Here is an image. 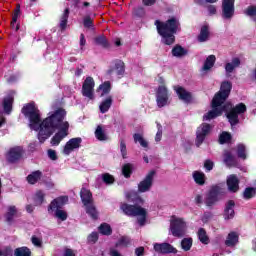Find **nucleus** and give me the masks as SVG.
Returning <instances> with one entry per match:
<instances>
[{
  "mask_svg": "<svg viewBox=\"0 0 256 256\" xmlns=\"http://www.w3.org/2000/svg\"><path fill=\"white\" fill-rule=\"evenodd\" d=\"M65 117H67V110L60 107L41 122L38 130L40 143H45L58 129L59 131L51 138V145L59 146L61 140L69 135V122L65 121Z\"/></svg>",
  "mask_w": 256,
  "mask_h": 256,
  "instance_id": "obj_1",
  "label": "nucleus"
},
{
  "mask_svg": "<svg viewBox=\"0 0 256 256\" xmlns=\"http://www.w3.org/2000/svg\"><path fill=\"white\" fill-rule=\"evenodd\" d=\"M157 33L162 37V43L164 45H173L175 43V35L178 31H181V22L176 17L169 18L165 22L156 20L155 23Z\"/></svg>",
  "mask_w": 256,
  "mask_h": 256,
  "instance_id": "obj_2",
  "label": "nucleus"
},
{
  "mask_svg": "<svg viewBox=\"0 0 256 256\" xmlns=\"http://www.w3.org/2000/svg\"><path fill=\"white\" fill-rule=\"evenodd\" d=\"M120 209L127 217H139L137 223L140 227L147 223V210L145 208L135 204L122 203Z\"/></svg>",
  "mask_w": 256,
  "mask_h": 256,
  "instance_id": "obj_3",
  "label": "nucleus"
},
{
  "mask_svg": "<svg viewBox=\"0 0 256 256\" xmlns=\"http://www.w3.org/2000/svg\"><path fill=\"white\" fill-rule=\"evenodd\" d=\"M22 113L29 118V127L32 131H39L41 129V114L39 108L35 106V102H30L23 106Z\"/></svg>",
  "mask_w": 256,
  "mask_h": 256,
  "instance_id": "obj_4",
  "label": "nucleus"
},
{
  "mask_svg": "<svg viewBox=\"0 0 256 256\" xmlns=\"http://www.w3.org/2000/svg\"><path fill=\"white\" fill-rule=\"evenodd\" d=\"M224 105H230L228 110H224L226 113V117L231 125V127H235V125H239V115H243V113L247 112V106L245 103L241 102L233 107L231 102H226Z\"/></svg>",
  "mask_w": 256,
  "mask_h": 256,
  "instance_id": "obj_5",
  "label": "nucleus"
},
{
  "mask_svg": "<svg viewBox=\"0 0 256 256\" xmlns=\"http://www.w3.org/2000/svg\"><path fill=\"white\" fill-rule=\"evenodd\" d=\"M231 107V104H222L221 102L212 99L211 108L212 110L208 111L203 116V121H211V119H217V117H221L225 111Z\"/></svg>",
  "mask_w": 256,
  "mask_h": 256,
  "instance_id": "obj_6",
  "label": "nucleus"
},
{
  "mask_svg": "<svg viewBox=\"0 0 256 256\" xmlns=\"http://www.w3.org/2000/svg\"><path fill=\"white\" fill-rule=\"evenodd\" d=\"M221 194V186L214 185L212 186L209 191L206 193L204 198V204L209 209H213L217 203H219V195Z\"/></svg>",
  "mask_w": 256,
  "mask_h": 256,
  "instance_id": "obj_7",
  "label": "nucleus"
},
{
  "mask_svg": "<svg viewBox=\"0 0 256 256\" xmlns=\"http://www.w3.org/2000/svg\"><path fill=\"white\" fill-rule=\"evenodd\" d=\"M170 231L173 237H185V232L187 231V223L183 218H175L170 221Z\"/></svg>",
  "mask_w": 256,
  "mask_h": 256,
  "instance_id": "obj_8",
  "label": "nucleus"
},
{
  "mask_svg": "<svg viewBox=\"0 0 256 256\" xmlns=\"http://www.w3.org/2000/svg\"><path fill=\"white\" fill-rule=\"evenodd\" d=\"M231 89H233V84L231 82H222L220 86V91L214 95L213 99L224 105L227 99H229V95H231Z\"/></svg>",
  "mask_w": 256,
  "mask_h": 256,
  "instance_id": "obj_9",
  "label": "nucleus"
},
{
  "mask_svg": "<svg viewBox=\"0 0 256 256\" xmlns=\"http://www.w3.org/2000/svg\"><path fill=\"white\" fill-rule=\"evenodd\" d=\"M209 133H211V124L202 123L196 130V146L201 147Z\"/></svg>",
  "mask_w": 256,
  "mask_h": 256,
  "instance_id": "obj_10",
  "label": "nucleus"
},
{
  "mask_svg": "<svg viewBox=\"0 0 256 256\" xmlns=\"http://www.w3.org/2000/svg\"><path fill=\"white\" fill-rule=\"evenodd\" d=\"M155 173V170H151L145 178L140 181L138 184L139 193H147V191H151V188L153 187V179H155Z\"/></svg>",
  "mask_w": 256,
  "mask_h": 256,
  "instance_id": "obj_11",
  "label": "nucleus"
},
{
  "mask_svg": "<svg viewBox=\"0 0 256 256\" xmlns=\"http://www.w3.org/2000/svg\"><path fill=\"white\" fill-rule=\"evenodd\" d=\"M95 91V80L93 77L88 76L83 82L82 85V95L88 99L93 100L95 98L93 92Z\"/></svg>",
  "mask_w": 256,
  "mask_h": 256,
  "instance_id": "obj_12",
  "label": "nucleus"
},
{
  "mask_svg": "<svg viewBox=\"0 0 256 256\" xmlns=\"http://www.w3.org/2000/svg\"><path fill=\"white\" fill-rule=\"evenodd\" d=\"M169 101V90L165 85H161L158 87L156 91V103L158 107L161 109L165 107Z\"/></svg>",
  "mask_w": 256,
  "mask_h": 256,
  "instance_id": "obj_13",
  "label": "nucleus"
},
{
  "mask_svg": "<svg viewBox=\"0 0 256 256\" xmlns=\"http://www.w3.org/2000/svg\"><path fill=\"white\" fill-rule=\"evenodd\" d=\"M23 155H25L23 148L19 146L10 148L6 154V161L12 164L17 163L18 161H21V159H23Z\"/></svg>",
  "mask_w": 256,
  "mask_h": 256,
  "instance_id": "obj_14",
  "label": "nucleus"
},
{
  "mask_svg": "<svg viewBox=\"0 0 256 256\" xmlns=\"http://www.w3.org/2000/svg\"><path fill=\"white\" fill-rule=\"evenodd\" d=\"M235 15V0H222L223 19H233Z\"/></svg>",
  "mask_w": 256,
  "mask_h": 256,
  "instance_id": "obj_15",
  "label": "nucleus"
},
{
  "mask_svg": "<svg viewBox=\"0 0 256 256\" xmlns=\"http://www.w3.org/2000/svg\"><path fill=\"white\" fill-rule=\"evenodd\" d=\"M67 203H69V196H59L50 202L48 205V212L51 213V211L63 209Z\"/></svg>",
  "mask_w": 256,
  "mask_h": 256,
  "instance_id": "obj_16",
  "label": "nucleus"
},
{
  "mask_svg": "<svg viewBox=\"0 0 256 256\" xmlns=\"http://www.w3.org/2000/svg\"><path fill=\"white\" fill-rule=\"evenodd\" d=\"M83 142V139L81 137L72 138L69 140V142H66L63 153L64 155H71L72 151H75V149H79L81 147V143Z\"/></svg>",
  "mask_w": 256,
  "mask_h": 256,
  "instance_id": "obj_17",
  "label": "nucleus"
},
{
  "mask_svg": "<svg viewBox=\"0 0 256 256\" xmlns=\"http://www.w3.org/2000/svg\"><path fill=\"white\" fill-rule=\"evenodd\" d=\"M154 251H156V253H162V255H167L169 253H177V249L167 242L155 244Z\"/></svg>",
  "mask_w": 256,
  "mask_h": 256,
  "instance_id": "obj_18",
  "label": "nucleus"
},
{
  "mask_svg": "<svg viewBox=\"0 0 256 256\" xmlns=\"http://www.w3.org/2000/svg\"><path fill=\"white\" fill-rule=\"evenodd\" d=\"M239 178L237 177V175L235 174H231L230 176H228L227 180H226V185L228 187V191L230 193H237V191H239Z\"/></svg>",
  "mask_w": 256,
  "mask_h": 256,
  "instance_id": "obj_19",
  "label": "nucleus"
},
{
  "mask_svg": "<svg viewBox=\"0 0 256 256\" xmlns=\"http://www.w3.org/2000/svg\"><path fill=\"white\" fill-rule=\"evenodd\" d=\"M114 71L118 76L125 75V62H123L122 60H115L114 67L108 69L106 75H113Z\"/></svg>",
  "mask_w": 256,
  "mask_h": 256,
  "instance_id": "obj_20",
  "label": "nucleus"
},
{
  "mask_svg": "<svg viewBox=\"0 0 256 256\" xmlns=\"http://www.w3.org/2000/svg\"><path fill=\"white\" fill-rule=\"evenodd\" d=\"M175 91L180 101H184V103H191V101H193V95L191 92L186 91L183 86L175 87Z\"/></svg>",
  "mask_w": 256,
  "mask_h": 256,
  "instance_id": "obj_21",
  "label": "nucleus"
},
{
  "mask_svg": "<svg viewBox=\"0 0 256 256\" xmlns=\"http://www.w3.org/2000/svg\"><path fill=\"white\" fill-rule=\"evenodd\" d=\"M223 161L226 167H237L239 162L237 161V157L233 155L231 150H225L223 153Z\"/></svg>",
  "mask_w": 256,
  "mask_h": 256,
  "instance_id": "obj_22",
  "label": "nucleus"
},
{
  "mask_svg": "<svg viewBox=\"0 0 256 256\" xmlns=\"http://www.w3.org/2000/svg\"><path fill=\"white\" fill-rule=\"evenodd\" d=\"M223 217L226 221H229V219H233L235 217V201L229 200L226 203Z\"/></svg>",
  "mask_w": 256,
  "mask_h": 256,
  "instance_id": "obj_23",
  "label": "nucleus"
},
{
  "mask_svg": "<svg viewBox=\"0 0 256 256\" xmlns=\"http://www.w3.org/2000/svg\"><path fill=\"white\" fill-rule=\"evenodd\" d=\"M80 199L84 206L91 205V203H93V193H91V190L87 188H81Z\"/></svg>",
  "mask_w": 256,
  "mask_h": 256,
  "instance_id": "obj_24",
  "label": "nucleus"
},
{
  "mask_svg": "<svg viewBox=\"0 0 256 256\" xmlns=\"http://www.w3.org/2000/svg\"><path fill=\"white\" fill-rule=\"evenodd\" d=\"M211 35V32H209V25H203L200 29V33L197 36V41L199 43H205L206 41H209V37Z\"/></svg>",
  "mask_w": 256,
  "mask_h": 256,
  "instance_id": "obj_25",
  "label": "nucleus"
},
{
  "mask_svg": "<svg viewBox=\"0 0 256 256\" xmlns=\"http://www.w3.org/2000/svg\"><path fill=\"white\" fill-rule=\"evenodd\" d=\"M232 151H235L238 159H242L243 161L247 159V146H245V144H237L236 147L232 149Z\"/></svg>",
  "mask_w": 256,
  "mask_h": 256,
  "instance_id": "obj_26",
  "label": "nucleus"
},
{
  "mask_svg": "<svg viewBox=\"0 0 256 256\" xmlns=\"http://www.w3.org/2000/svg\"><path fill=\"white\" fill-rule=\"evenodd\" d=\"M241 66V59H239L238 57H234L232 58L231 62H228L225 64V71L226 73H233V71H235V69H237V67Z\"/></svg>",
  "mask_w": 256,
  "mask_h": 256,
  "instance_id": "obj_27",
  "label": "nucleus"
},
{
  "mask_svg": "<svg viewBox=\"0 0 256 256\" xmlns=\"http://www.w3.org/2000/svg\"><path fill=\"white\" fill-rule=\"evenodd\" d=\"M239 243V235L237 232H230L225 240L226 247H235Z\"/></svg>",
  "mask_w": 256,
  "mask_h": 256,
  "instance_id": "obj_28",
  "label": "nucleus"
},
{
  "mask_svg": "<svg viewBox=\"0 0 256 256\" xmlns=\"http://www.w3.org/2000/svg\"><path fill=\"white\" fill-rule=\"evenodd\" d=\"M15 101V98H13V96H8L6 98L3 99V110L4 113H7V115H9V113H11V111H13V103Z\"/></svg>",
  "mask_w": 256,
  "mask_h": 256,
  "instance_id": "obj_29",
  "label": "nucleus"
},
{
  "mask_svg": "<svg viewBox=\"0 0 256 256\" xmlns=\"http://www.w3.org/2000/svg\"><path fill=\"white\" fill-rule=\"evenodd\" d=\"M69 14H70V10L69 8H66L62 13V15L60 16L59 27L61 31H65V29H67V23H69Z\"/></svg>",
  "mask_w": 256,
  "mask_h": 256,
  "instance_id": "obj_30",
  "label": "nucleus"
},
{
  "mask_svg": "<svg viewBox=\"0 0 256 256\" xmlns=\"http://www.w3.org/2000/svg\"><path fill=\"white\" fill-rule=\"evenodd\" d=\"M111 105H113V96H108L99 106L100 113H107L111 109Z\"/></svg>",
  "mask_w": 256,
  "mask_h": 256,
  "instance_id": "obj_31",
  "label": "nucleus"
},
{
  "mask_svg": "<svg viewBox=\"0 0 256 256\" xmlns=\"http://www.w3.org/2000/svg\"><path fill=\"white\" fill-rule=\"evenodd\" d=\"M84 207L86 208L87 215H89L91 219H94V221H96V219H99V212L97 211L95 204L91 203L88 205H84Z\"/></svg>",
  "mask_w": 256,
  "mask_h": 256,
  "instance_id": "obj_32",
  "label": "nucleus"
},
{
  "mask_svg": "<svg viewBox=\"0 0 256 256\" xmlns=\"http://www.w3.org/2000/svg\"><path fill=\"white\" fill-rule=\"evenodd\" d=\"M41 177H43V173L39 170H36L29 174L26 179L30 185H35V183H37Z\"/></svg>",
  "mask_w": 256,
  "mask_h": 256,
  "instance_id": "obj_33",
  "label": "nucleus"
},
{
  "mask_svg": "<svg viewBox=\"0 0 256 256\" xmlns=\"http://www.w3.org/2000/svg\"><path fill=\"white\" fill-rule=\"evenodd\" d=\"M215 61H217V57H215V55H209L206 58L204 65L202 67L203 71H209L213 69V67L215 66Z\"/></svg>",
  "mask_w": 256,
  "mask_h": 256,
  "instance_id": "obj_34",
  "label": "nucleus"
},
{
  "mask_svg": "<svg viewBox=\"0 0 256 256\" xmlns=\"http://www.w3.org/2000/svg\"><path fill=\"white\" fill-rule=\"evenodd\" d=\"M134 166L132 163H126L122 166V175L125 179H131V175H133Z\"/></svg>",
  "mask_w": 256,
  "mask_h": 256,
  "instance_id": "obj_35",
  "label": "nucleus"
},
{
  "mask_svg": "<svg viewBox=\"0 0 256 256\" xmlns=\"http://www.w3.org/2000/svg\"><path fill=\"white\" fill-rule=\"evenodd\" d=\"M17 215V208L15 206H10L8 208V212L5 214V219L8 225L13 224V219Z\"/></svg>",
  "mask_w": 256,
  "mask_h": 256,
  "instance_id": "obj_36",
  "label": "nucleus"
},
{
  "mask_svg": "<svg viewBox=\"0 0 256 256\" xmlns=\"http://www.w3.org/2000/svg\"><path fill=\"white\" fill-rule=\"evenodd\" d=\"M187 50L183 48V46L177 44L172 48V55L173 57H185L187 55Z\"/></svg>",
  "mask_w": 256,
  "mask_h": 256,
  "instance_id": "obj_37",
  "label": "nucleus"
},
{
  "mask_svg": "<svg viewBox=\"0 0 256 256\" xmlns=\"http://www.w3.org/2000/svg\"><path fill=\"white\" fill-rule=\"evenodd\" d=\"M98 230H99V233H101V235H105L106 237L113 235V228H111V225L107 223H102L98 227Z\"/></svg>",
  "mask_w": 256,
  "mask_h": 256,
  "instance_id": "obj_38",
  "label": "nucleus"
},
{
  "mask_svg": "<svg viewBox=\"0 0 256 256\" xmlns=\"http://www.w3.org/2000/svg\"><path fill=\"white\" fill-rule=\"evenodd\" d=\"M193 179L197 185H200V186L205 185V181H206L205 173L199 172V171H194Z\"/></svg>",
  "mask_w": 256,
  "mask_h": 256,
  "instance_id": "obj_39",
  "label": "nucleus"
},
{
  "mask_svg": "<svg viewBox=\"0 0 256 256\" xmlns=\"http://www.w3.org/2000/svg\"><path fill=\"white\" fill-rule=\"evenodd\" d=\"M197 235L200 243L203 245H209V236L207 235L205 228H199Z\"/></svg>",
  "mask_w": 256,
  "mask_h": 256,
  "instance_id": "obj_40",
  "label": "nucleus"
},
{
  "mask_svg": "<svg viewBox=\"0 0 256 256\" xmlns=\"http://www.w3.org/2000/svg\"><path fill=\"white\" fill-rule=\"evenodd\" d=\"M14 255L15 256H31L32 252H31V249H29V247L22 246L14 250Z\"/></svg>",
  "mask_w": 256,
  "mask_h": 256,
  "instance_id": "obj_41",
  "label": "nucleus"
},
{
  "mask_svg": "<svg viewBox=\"0 0 256 256\" xmlns=\"http://www.w3.org/2000/svg\"><path fill=\"white\" fill-rule=\"evenodd\" d=\"M134 143H140L141 147H144V149H147L149 147V143L146 141L145 138H143V135L140 133H135L133 135Z\"/></svg>",
  "mask_w": 256,
  "mask_h": 256,
  "instance_id": "obj_42",
  "label": "nucleus"
},
{
  "mask_svg": "<svg viewBox=\"0 0 256 256\" xmlns=\"http://www.w3.org/2000/svg\"><path fill=\"white\" fill-rule=\"evenodd\" d=\"M98 89L102 91L101 97H104V95H109L111 93V82L105 81L98 87Z\"/></svg>",
  "mask_w": 256,
  "mask_h": 256,
  "instance_id": "obj_43",
  "label": "nucleus"
},
{
  "mask_svg": "<svg viewBox=\"0 0 256 256\" xmlns=\"http://www.w3.org/2000/svg\"><path fill=\"white\" fill-rule=\"evenodd\" d=\"M96 45H99L100 47H103L104 49H107L109 47V41H107V37L105 35L97 36L94 39Z\"/></svg>",
  "mask_w": 256,
  "mask_h": 256,
  "instance_id": "obj_44",
  "label": "nucleus"
},
{
  "mask_svg": "<svg viewBox=\"0 0 256 256\" xmlns=\"http://www.w3.org/2000/svg\"><path fill=\"white\" fill-rule=\"evenodd\" d=\"M95 137L98 139V141H107V134H105V131L101 125L97 126L95 130Z\"/></svg>",
  "mask_w": 256,
  "mask_h": 256,
  "instance_id": "obj_45",
  "label": "nucleus"
},
{
  "mask_svg": "<svg viewBox=\"0 0 256 256\" xmlns=\"http://www.w3.org/2000/svg\"><path fill=\"white\" fill-rule=\"evenodd\" d=\"M128 197L132 201V203H134V205H137L139 207H141V205L145 203L143 198L138 193H132Z\"/></svg>",
  "mask_w": 256,
  "mask_h": 256,
  "instance_id": "obj_46",
  "label": "nucleus"
},
{
  "mask_svg": "<svg viewBox=\"0 0 256 256\" xmlns=\"http://www.w3.org/2000/svg\"><path fill=\"white\" fill-rule=\"evenodd\" d=\"M131 245V239L127 236H122L120 239L115 243V248L119 247H128Z\"/></svg>",
  "mask_w": 256,
  "mask_h": 256,
  "instance_id": "obj_47",
  "label": "nucleus"
},
{
  "mask_svg": "<svg viewBox=\"0 0 256 256\" xmlns=\"http://www.w3.org/2000/svg\"><path fill=\"white\" fill-rule=\"evenodd\" d=\"M231 139H233V136H231V133L229 132L224 131L219 135L220 145H225V143H231Z\"/></svg>",
  "mask_w": 256,
  "mask_h": 256,
  "instance_id": "obj_48",
  "label": "nucleus"
},
{
  "mask_svg": "<svg viewBox=\"0 0 256 256\" xmlns=\"http://www.w3.org/2000/svg\"><path fill=\"white\" fill-rule=\"evenodd\" d=\"M255 194H256V188L247 187L243 192V199H246L247 201H249V199H253V197H255Z\"/></svg>",
  "mask_w": 256,
  "mask_h": 256,
  "instance_id": "obj_49",
  "label": "nucleus"
},
{
  "mask_svg": "<svg viewBox=\"0 0 256 256\" xmlns=\"http://www.w3.org/2000/svg\"><path fill=\"white\" fill-rule=\"evenodd\" d=\"M191 247H193V238H183L181 241L183 251H191Z\"/></svg>",
  "mask_w": 256,
  "mask_h": 256,
  "instance_id": "obj_50",
  "label": "nucleus"
},
{
  "mask_svg": "<svg viewBox=\"0 0 256 256\" xmlns=\"http://www.w3.org/2000/svg\"><path fill=\"white\" fill-rule=\"evenodd\" d=\"M35 205H43L45 202V193L43 190H38L34 196Z\"/></svg>",
  "mask_w": 256,
  "mask_h": 256,
  "instance_id": "obj_51",
  "label": "nucleus"
},
{
  "mask_svg": "<svg viewBox=\"0 0 256 256\" xmlns=\"http://www.w3.org/2000/svg\"><path fill=\"white\" fill-rule=\"evenodd\" d=\"M83 27L85 29H93V27H95L93 18H91V16L87 15L83 18Z\"/></svg>",
  "mask_w": 256,
  "mask_h": 256,
  "instance_id": "obj_52",
  "label": "nucleus"
},
{
  "mask_svg": "<svg viewBox=\"0 0 256 256\" xmlns=\"http://www.w3.org/2000/svg\"><path fill=\"white\" fill-rule=\"evenodd\" d=\"M54 211H55L54 217H56L57 219H60V221H67L68 215L64 210L57 209Z\"/></svg>",
  "mask_w": 256,
  "mask_h": 256,
  "instance_id": "obj_53",
  "label": "nucleus"
},
{
  "mask_svg": "<svg viewBox=\"0 0 256 256\" xmlns=\"http://www.w3.org/2000/svg\"><path fill=\"white\" fill-rule=\"evenodd\" d=\"M102 181L103 183H106V185H112V183H115V178L113 175L105 173L102 175Z\"/></svg>",
  "mask_w": 256,
  "mask_h": 256,
  "instance_id": "obj_54",
  "label": "nucleus"
},
{
  "mask_svg": "<svg viewBox=\"0 0 256 256\" xmlns=\"http://www.w3.org/2000/svg\"><path fill=\"white\" fill-rule=\"evenodd\" d=\"M88 243L91 245H94V243H97L99 241V233L97 232H92L88 237H87Z\"/></svg>",
  "mask_w": 256,
  "mask_h": 256,
  "instance_id": "obj_55",
  "label": "nucleus"
},
{
  "mask_svg": "<svg viewBox=\"0 0 256 256\" xmlns=\"http://www.w3.org/2000/svg\"><path fill=\"white\" fill-rule=\"evenodd\" d=\"M120 151L122 158L127 159V144H125V140H120Z\"/></svg>",
  "mask_w": 256,
  "mask_h": 256,
  "instance_id": "obj_56",
  "label": "nucleus"
},
{
  "mask_svg": "<svg viewBox=\"0 0 256 256\" xmlns=\"http://www.w3.org/2000/svg\"><path fill=\"white\" fill-rule=\"evenodd\" d=\"M31 243L34 247H43V240L35 235L31 237Z\"/></svg>",
  "mask_w": 256,
  "mask_h": 256,
  "instance_id": "obj_57",
  "label": "nucleus"
},
{
  "mask_svg": "<svg viewBox=\"0 0 256 256\" xmlns=\"http://www.w3.org/2000/svg\"><path fill=\"white\" fill-rule=\"evenodd\" d=\"M157 129H158V131L155 136V141L159 142V141H161V138L163 137V126H161V124H157Z\"/></svg>",
  "mask_w": 256,
  "mask_h": 256,
  "instance_id": "obj_58",
  "label": "nucleus"
},
{
  "mask_svg": "<svg viewBox=\"0 0 256 256\" xmlns=\"http://www.w3.org/2000/svg\"><path fill=\"white\" fill-rule=\"evenodd\" d=\"M0 256H13V249L7 246L6 248L0 251Z\"/></svg>",
  "mask_w": 256,
  "mask_h": 256,
  "instance_id": "obj_59",
  "label": "nucleus"
},
{
  "mask_svg": "<svg viewBox=\"0 0 256 256\" xmlns=\"http://www.w3.org/2000/svg\"><path fill=\"white\" fill-rule=\"evenodd\" d=\"M48 157L49 159H51V161H57L58 157H57V152L53 149H49L48 150Z\"/></svg>",
  "mask_w": 256,
  "mask_h": 256,
  "instance_id": "obj_60",
  "label": "nucleus"
},
{
  "mask_svg": "<svg viewBox=\"0 0 256 256\" xmlns=\"http://www.w3.org/2000/svg\"><path fill=\"white\" fill-rule=\"evenodd\" d=\"M214 165H215V164H214L213 161H211V160H206V161L204 162V167H205V169L208 170V171H213Z\"/></svg>",
  "mask_w": 256,
  "mask_h": 256,
  "instance_id": "obj_61",
  "label": "nucleus"
},
{
  "mask_svg": "<svg viewBox=\"0 0 256 256\" xmlns=\"http://www.w3.org/2000/svg\"><path fill=\"white\" fill-rule=\"evenodd\" d=\"M135 255L136 256H143L145 255V247L140 246L135 249Z\"/></svg>",
  "mask_w": 256,
  "mask_h": 256,
  "instance_id": "obj_62",
  "label": "nucleus"
},
{
  "mask_svg": "<svg viewBox=\"0 0 256 256\" xmlns=\"http://www.w3.org/2000/svg\"><path fill=\"white\" fill-rule=\"evenodd\" d=\"M135 15L137 17H143V15H145V8L144 7H138L136 10H135Z\"/></svg>",
  "mask_w": 256,
  "mask_h": 256,
  "instance_id": "obj_63",
  "label": "nucleus"
},
{
  "mask_svg": "<svg viewBox=\"0 0 256 256\" xmlns=\"http://www.w3.org/2000/svg\"><path fill=\"white\" fill-rule=\"evenodd\" d=\"M64 256H75V252H73V249L67 248V249L64 251Z\"/></svg>",
  "mask_w": 256,
  "mask_h": 256,
  "instance_id": "obj_64",
  "label": "nucleus"
}]
</instances>
